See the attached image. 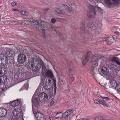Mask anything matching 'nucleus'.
<instances>
[{
  "label": "nucleus",
  "mask_w": 120,
  "mask_h": 120,
  "mask_svg": "<svg viewBox=\"0 0 120 120\" xmlns=\"http://www.w3.org/2000/svg\"><path fill=\"white\" fill-rule=\"evenodd\" d=\"M116 90H116L117 92L118 93H119L120 92V83H119V84H117L116 85Z\"/></svg>",
  "instance_id": "nucleus-32"
},
{
  "label": "nucleus",
  "mask_w": 120,
  "mask_h": 120,
  "mask_svg": "<svg viewBox=\"0 0 120 120\" xmlns=\"http://www.w3.org/2000/svg\"><path fill=\"white\" fill-rule=\"evenodd\" d=\"M0 56H1V58L3 65L4 66L6 64L8 63V58L3 54H0Z\"/></svg>",
  "instance_id": "nucleus-16"
},
{
  "label": "nucleus",
  "mask_w": 120,
  "mask_h": 120,
  "mask_svg": "<svg viewBox=\"0 0 120 120\" xmlns=\"http://www.w3.org/2000/svg\"><path fill=\"white\" fill-rule=\"evenodd\" d=\"M111 60L113 62H115L118 66L120 67V60L117 57H113L111 59Z\"/></svg>",
  "instance_id": "nucleus-19"
},
{
  "label": "nucleus",
  "mask_w": 120,
  "mask_h": 120,
  "mask_svg": "<svg viewBox=\"0 0 120 120\" xmlns=\"http://www.w3.org/2000/svg\"><path fill=\"white\" fill-rule=\"evenodd\" d=\"M58 117H56L55 118V119H58Z\"/></svg>",
  "instance_id": "nucleus-55"
},
{
  "label": "nucleus",
  "mask_w": 120,
  "mask_h": 120,
  "mask_svg": "<svg viewBox=\"0 0 120 120\" xmlns=\"http://www.w3.org/2000/svg\"><path fill=\"white\" fill-rule=\"evenodd\" d=\"M60 19H62V20L64 21H67V19H65V18H60Z\"/></svg>",
  "instance_id": "nucleus-47"
},
{
  "label": "nucleus",
  "mask_w": 120,
  "mask_h": 120,
  "mask_svg": "<svg viewBox=\"0 0 120 120\" xmlns=\"http://www.w3.org/2000/svg\"><path fill=\"white\" fill-rule=\"evenodd\" d=\"M69 72L70 73V75H73L72 74H71V73H72V69H69Z\"/></svg>",
  "instance_id": "nucleus-45"
},
{
  "label": "nucleus",
  "mask_w": 120,
  "mask_h": 120,
  "mask_svg": "<svg viewBox=\"0 0 120 120\" xmlns=\"http://www.w3.org/2000/svg\"><path fill=\"white\" fill-rule=\"evenodd\" d=\"M94 102L95 103L98 104H102V103H103L102 102V101L101 100H95L94 101Z\"/></svg>",
  "instance_id": "nucleus-31"
},
{
  "label": "nucleus",
  "mask_w": 120,
  "mask_h": 120,
  "mask_svg": "<svg viewBox=\"0 0 120 120\" xmlns=\"http://www.w3.org/2000/svg\"><path fill=\"white\" fill-rule=\"evenodd\" d=\"M45 75L47 76L50 77H52L53 76L52 73L51 71L50 70H48L46 72Z\"/></svg>",
  "instance_id": "nucleus-23"
},
{
  "label": "nucleus",
  "mask_w": 120,
  "mask_h": 120,
  "mask_svg": "<svg viewBox=\"0 0 120 120\" xmlns=\"http://www.w3.org/2000/svg\"><path fill=\"white\" fill-rule=\"evenodd\" d=\"M36 118V120H45V116L40 112L36 113L35 115L34 114Z\"/></svg>",
  "instance_id": "nucleus-15"
},
{
  "label": "nucleus",
  "mask_w": 120,
  "mask_h": 120,
  "mask_svg": "<svg viewBox=\"0 0 120 120\" xmlns=\"http://www.w3.org/2000/svg\"><path fill=\"white\" fill-rule=\"evenodd\" d=\"M3 89H0V93H1L2 92V91H3Z\"/></svg>",
  "instance_id": "nucleus-49"
},
{
  "label": "nucleus",
  "mask_w": 120,
  "mask_h": 120,
  "mask_svg": "<svg viewBox=\"0 0 120 120\" xmlns=\"http://www.w3.org/2000/svg\"><path fill=\"white\" fill-rule=\"evenodd\" d=\"M7 77L3 75L0 76V83L5 82L7 81Z\"/></svg>",
  "instance_id": "nucleus-22"
},
{
  "label": "nucleus",
  "mask_w": 120,
  "mask_h": 120,
  "mask_svg": "<svg viewBox=\"0 0 120 120\" xmlns=\"http://www.w3.org/2000/svg\"><path fill=\"white\" fill-rule=\"evenodd\" d=\"M50 28L53 31H55L56 29H55V28L51 26L50 27Z\"/></svg>",
  "instance_id": "nucleus-44"
},
{
  "label": "nucleus",
  "mask_w": 120,
  "mask_h": 120,
  "mask_svg": "<svg viewBox=\"0 0 120 120\" xmlns=\"http://www.w3.org/2000/svg\"><path fill=\"white\" fill-rule=\"evenodd\" d=\"M64 116V113L63 114V115H62V117H63Z\"/></svg>",
  "instance_id": "nucleus-56"
},
{
  "label": "nucleus",
  "mask_w": 120,
  "mask_h": 120,
  "mask_svg": "<svg viewBox=\"0 0 120 120\" xmlns=\"http://www.w3.org/2000/svg\"><path fill=\"white\" fill-rule=\"evenodd\" d=\"M32 110L34 114H35L34 109V106L36 108L38 106L39 103L40 102L38 99L36 97H34L33 96L32 99Z\"/></svg>",
  "instance_id": "nucleus-6"
},
{
  "label": "nucleus",
  "mask_w": 120,
  "mask_h": 120,
  "mask_svg": "<svg viewBox=\"0 0 120 120\" xmlns=\"http://www.w3.org/2000/svg\"><path fill=\"white\" fill-rule=\"evenodd\" d=\"M12 6H15L16 5V3L15 2H13L11 3Z\"/></svg>",
  "instance_id": "nucleus-42"
},
{
  "label": "nucleus",
  "mask_w": 120,
  "mask_h": 120,
  "mask_svg": "<svg viewBox=\"0 0 120 120\" xmlns=\"http://www.w3.org/2000/svg\"><path fill=\"white\" fill-rule=\"evenodd\" d=\"M49 119L50 120H53V118L52 117H49Z\"/></svg>",
  "instance_id": "nucleus-52"
},
{
  "label": "nucleus",
  "mask_w": 120,
  "mask_h": 120,
  "mask_svg": "<svg viewBox=\"0 0 120 120\" xmlns=\"http://www.w3.org/2000/svg\"><path fill=\"white\" fill-rule=\"evenodd\" d=\"M13 114L14 116L18 117L19 118L20 117L22 116L23 114L22 110L21 109L18 108L15 109L13 111Z\"/></svg>",
  "instance_id": "nucleus-11"
},
{
  "label": "nucleus",
  "mask_w": 120,
  "mask_h": 120,
  "mask_svg": "<svg viewBox=\"0 0 120 120\" xmlns=\"http://www.w3.org/2000/svg\"><path fill=\"white\" fill-rule=\"evenodd\" d=\"M103 41L106 42L107 44H110L112 42V39L111 38H108L107 39H104L103 40Z\"/></svg>",
  "instance_id": "nucleus-26"
},
{
  "label": "nucleus",
  "mask_w": 120,
  "mask_h": 120,
  "mask_svg": "<svg viewBox=\"0 0 120 120\" xmlns=\"http://www.w3.org/2000/svg\"><path fill=\"white\" fill-rule=\"evenodd\" d=\"M10 24L11 25H15L16 24V21H11L10 22Z\"/></svg>",
  "instance_id": "nucleus-36"
},
{
  "label": "nucleus",
  "mask_w": 120,
  "mask_h": 120,
  "mask_svg": "<svg viewBox=\"0 0 120 120\" xmlns=\"http://www.w3.org/2000/svg\"><path fill=\"white\" fill-rule=\"evenodd\" d=\"M72 110L71 109H70L64 113V116H68L71 113H72Z\"/></svg>",
  "instance_id": "nucleus-24"
},
{
  "label": "nucleus",
  "mask_w": 120,
  "mask_h": 120,
  "mask_svg": "<svg viewBox=\"0 0 120 120\" xmlns=\"http://www.w3.org/2000/svg\"><path fill=\"white\" fill-rule=\"evenodd\" d=\"M64 120H68V117H66L64 119Z\"/></svg>",
  "instance_id": "nucleus-51"
},
{
  "label": "nucleus",
  "mask_w": 120,
  "mask_h": 120,
  "mask_svg": "<svg viewBox=\"0 0 120 120\" xmlns=\"http://www.w3.org/2000/svg\"><path fill=\"white\" fill-rule=\"evenodd\" d=\"M85 24L84 22H82L81 24L80 27V30L82 31H84L85 30Z\"/></svg>",
  "instance_id": "nucleus-25"
},
{
  "label": "nucleus",
  "mask_w": 120,
  "mask_h": 120,
  "mask_svg": "<svg viewBox=\"0 0 120 120\" xmlns=\"http://www.w3.org/2000/svg\"><path fill=\"white\" fill-rule=\"evenodd\" d=\"M72 64V63L70 61H69L68 62V65L69 66H70V65H71Z\"/></svg>",
  "instance_id": "nucleus-39"
},
{
  "label": "nucleus",
  "mask_w": 120,
  "mask_h": 120,
  "mask_svg": "<svg viewBox=\"0 0 120 120\" xmlns=\"http://www.w3.org/2000/svg\"><path fill=\"white\" fill-rule=\"evenodd\" d=\"M58 13L60 14H63L62 11L58 8H56L55 10Z\"/></svg>",
  "instance_id": "nucleus-34"
},
{
  "label": "nucleus",
  "mask_w": 120,
  "mask_h": 120,
  "mask_svg": "<svg viewBox=\"0 0 120 120\" xmlns=\"http://www.w3.org/2000/svg\"><path fill=\"white\" fill-rule=\"evenodd\" d=\"M101 97L102 98L101 100L102 101V102L103 103H102V105L105 106L107 107H109V105L108 104V102H109V101L111 99L107 97H102L101 96Z\"/></svg>",
  "instance_id": "nucleus-13"
},
{
  "label": "nucleus",
  "mask_w": 120,
  "mask_h": 120,
  "mask_svg": "<svg viewBox=\"0 0 120 120\" xmlns=\"http://www.w3.org/2000/svg\"><path fill=\"white\" fill-rule=\"evenodd\" d=\"M1 56H0V66H3L1 58Z\"/></svg>",
  "instance_id": "nucleus-41"
},
{
  "label": "nucleus",
  "mask_w": 120,
  "mask_h": 120,
  "mask_svg": "<svg viewBox=\"0 0 120 120\" xmlns=\"http://www.w3.org/2000/svg\"><path fill=\"white\" fill-rule=\"evenodd\" d=\"M112 0L113 4L111 2L110 0H105V1L109 7L112 6L113 4L115 6L117 5L119 3V0Z\"/></svg>",
  "instance_id": "nucleus-14"
},
{
  "label": "nucleus",
  "mask_w": 120,
  "mask_h": 120,
  "mask_svg": "<svg viewBox=\"0 0 120 120\" xmlns=\"http://www.w3.org/2000/svg\"><path fill=\"white\" fill-rule=\"evenodd\" d=\"M51 21L52 23H55L56 20L54 18H52L51 19Z\"/></svg>",
  "instance_id": "nucleus-40"
},
{
  "label": "nucleus",
  "mask_w": 120,
  "mask_h": 120,
  "mask_svg": "<svg viewBox=\"0 0 120 120\" xmlns=\"http://www.w3.org/2000/svg\"><path fill=\"white\" fill-rule=\"evenodd\" d=\"M87 26L88 28H92L93 29H94V24L92 22H88L87 24Z\"/></svg>",
  "instance_id": "nucleus-27"
},
{
  "label": "nucleus",
  "mask_w": 120,
  "mask_h": 120,
  "mask_svg": "<svg viewBox=\"0 0 120 120\" xmlns=\"http://www.w3.org/2000/svg\"><path fill=\"white\" fill-rule=\"evenodd\" d=\"M30 69L33 71H37L42 67V72H44L46 70L45 66L42 61V63L36 59H34L30 61L29 64Z\"/></svg>",
  "instance_id": "nucleus-2"
},
{
  "label": "nucleus",
  "mask_w": 120,
  "mask_h": 120,
  "mask_svg": "<svg viewBox=\"0 0 120 120\" xmlns=\"http://www.w3.org/2000/svg\"><path fill=\"white\" fill-rule=\"evenodd\" d=\"M45 82L44 84V87L47 90L50 89L52 88H54L55 93L56 91V80L55 79H53L52 81V84L51 83V81L48 78H45L44 79Z\"/></svg>",
  "instance_id": "nucleus-3"
},
{
  "label": "nucleus",
  "mask_w": 120,
  "mask_h": 120,
  "mask_svg": "<svg viewBox=\"0 0 120 120\" xmlns=\"http://www.w3.org/2000/svg\"><path fill=\"white\" fill-rule=\"evenodd\" d=\"M94 70H93V73H94Z\"/></svg>",
  "instance_id": "nucleus-60"
},
{
  "label": "nucleus",
  "mask_w": 120,
  "mask_h": 120,
  "mask_svg": "<svg viewBox=\"0 0 120 120\" xmlns=\"http://www.w3.org/2000/svg\"><path fill=\"white\" fill-rule=\"evenodd\" d=\"M100 59L101 60V59L98 58L97 56H94L92 57L91 61L93 67H96L98 66V61Z\"/></svg>",
  "instance_id": "nucleus-10"
},
{
  "label": "nucleus",
  "mask_w": 120,
  "mask_h": 120,
  "mask_svg": "<svg viewBox=\"0 0 120 120\" xmlns=\"http://www.w3.org/2000/svg\"><path fill=\"white\" fill-rule=\"evenodd\" d=\"M115 33L118 36H119L120 34L119 33L118 31H116Z\"/></svg>",
  "instance_id": "nucleus-46"
},
{
  "label": "nucleus",
  "mask_w": 120,
  "mask_h": 120,
  "mask_svg": "<svg viewBox=\"0 0 120 120\" xmlns=\"http://www.w3.org/2000/svg\"><path fill=\"white\" fill-rule=\"evenodd\" d=\"M54 103V101H52L49 104V106H51Z\"/></svg>",
  "instance_id": "nucleus-37"
},
{
  "label": "nucleus",
  "mask_w": 120,
  "mask_h": 120,
  "mask_svg": "<svg viewBox=\"0 0 120 120\" xmlns=\"http://www.w3.org/2000/svg\"><path fill=\"white\" fill-rule=\"evenodd\" d=\"M7 114V111L6 109L3 108H0V116L4 117Z\"/></svg>",
  "instance_id": "nucleus-17"
},
{
  "label": "nucleus",
  "mask_w": 120,
  "mask_h": 120,
  "mask_svg": "<svg viewBox=\"0 0 120 120\" xmlns=\"http://www.w3.org/2000/svg\"><path fill=\"white\" fill-rule=\"evenodd\" d=\"M91 54V52H88L83 57L82 62L83 66H84L89 61Z\"/></svg>",
  "instance_id": "nucleus-9"
},
{
  "label": "nucleus",
  "mask_w": 120,
  "mask_h": 120,
  "mask_svg": "<svg viewBox=\"0 0 120 120\" xmlns=\"http://www.w3.org/2000/svg\"><path fill=\"white\" fill-rule=\"evenodd\" d=\"M100 74L102 76H106L109 74V71L107 68L105 67H101L98 70Z\"/></svg>",
  "instance_id": "nucleus-5"
},
{
  "label": "nucleus",
  "mask_w": 120,
  "mask_h": 120,
  "mask_svg": "<svg viewBox=\"0 0 120 120\" xmlns=\"http://www.w3.org/2000/svg\"><path fill=\"white\" fill-rule=\"evenodd\" d=\"M38 97L40 101L43 104H44L49 99L48 96L46 93L44 92L40 94Z\"/></svg>",
  "instance_id": "nucleus-4"
},
{
  "label": "nucleus",
  "mask_w": 120,
  "mask_h": 120,
  "mask_svg": "<svg viewBox=\"0 0 120 120\" xmlns=\"http://www.w3.org/2000/svg\"><path fill=\"white\" fill-rule=\"evenodd\" d=\"M18 72H16L14 71V72L15 73V78L18 79H20L23 78L24 74L22 72L23 69L22 68H20L18 69Z\"/></svg>",
  "instance_id": "nucleus-7"
},
{
  "label": "nucleus",
  "mask_w": 120,
  "mask_h": 120,
  "mask_svg": "<svg viewBox=\"0 0 120 120\" xmlns=\"http://www.w3.org/2000/svg\"><path fill=\"white\" fill-rule=\"evenodd\" d=\"M100 120H104L103 119V118L101 117H100Z\"/></svg>",
  "instance_id": "nucleus-53"
},
{
  "label": "nucleus",
  "mask_w": 120,
  "mask_h": 120,
  "mask_svg": "<svg viewBox=\"0 0 120 120\" xmlns=\"http://www.w3.org/2000/svg\"><path fill=\"white\" fill-rule=\"evenodd\" d=\"M20 100L17 99L11 102V105L13 106H16L20 104Z\"/></svg>",
  "instance_id": "nucleus-20"
},
{
  "label": "nucleus",
  "mask_w": 120,
  "mask_h": 120,
  "mask_svg": "<svg viewBox=\"0 0 120 120\" xmlns=\"http://www.w3.org/2000/svg\"><path fill=\"white\" fill-rule=\"evenodd\" d=\"M116 37L115 36H113L112 37V38H111L112 39H113L114 40H115L116 38Z\"/></svg>",
  "instance_id": "nucleus-43"
},
{
  "label": "nucleus",
  "mask_w": 120,
  "mask_h": 120,
  "mask_svg": "<svg viewBox=\"0 0 120 120\" xmlns=\"http://www.w3.org/2000/svg\"><path fill=\"white\" fill-rule=\"evenodd\" d=\"M58 118H60L61 119V117H58Z\"/></svg>",
  "instance_id": "nucleus-58"
},
{
  "label": "nucleus",
  "mask_w": 120,
  "mask_h": 120,
  "mask_svg": "<svg viewBox=\"0 0 120 120\" xmlns=\"http://www.w3.org/2000/svg\"><path fill=\"white\" fill-rule=\"evenodd\" d=\"M55 32H56V33H57V34H58V33H59V31H58V30H55Z\"/></svg>",
  "instance_id": "nucleus-50"
},
{
  "label": "nucleus",
  "mask_w": 120,
  "mask_h": 120,
  "mask_svg": "<svg viewBox=\"0 0 120 120\" xmlns=\"http://www.w3.org/2000/svg\"><path fill=\"white\" fill-rule=\"evenodd\" d=\"M88 15L90 18L95 17L96 12L94 8L92 6H90L89 9Z\"/></svg>",
  "instance_id": "nucleus-12"
},
{
  "label": "nucleus",
  "mask_w": 120,
  "mask_h": 120,
  "mask_svg": "<svg viewBox=\"0 0 120 120\" xmlns=\"http://www.w3.org/2000/svg\"><path fill=\"white\" fill-rule=\"evenodd\" d=\"M61 37H63V36H60L61 38Z\"/></svg>",
  "instance_id": "nucleus-61"
},
{
  "label": "nucleus",
  "mask_w": 120,
  "mask_h": 120,
  "mask_svg": "<svg viewBox=\"0 0 120 120\" xmlns=\"http://www.w3.org/2000/svg\"><path fill=\"white\" fill-rule=\"evenodd\" d=\"M110 84L111 85V87L113 88H115V90H116V83L115 80L111 79L110 81Z\"/></svg>",
  "instance_id": "nucleus-21"
},
{
  "label": "nucleus",
  "mask_w": 120,
  "mask_h": 120,
  "mask_svg": "<svg viewBox=\"0 0 120 120\" xmlns=\"http://www.w3.org/2000/svg\"><path fill=\"white\" fill-rule=\"evenodd\" d=\"M62 6L64 8L67 9L68 11H71V8L67 5L65 4H62Z\"/></svg>",
  "instance_id": "nucleus-30"
},
{
  "label": "nucleus",
  "mask_w": 120,
  "mask_h": 120,
  "mask_svg": "<svg viewBox=\"0 0 120 120\" xmlns=\"http://www.w3.org/2000/svg\"><path fill=\"white\" fill-rule=\"evenodd\" d=\"M26 59V56L24 54H21L18 56L17 62L19 64H23L25 61Z\"/></svg>",
  "instance_id": "nucleus-8"
},
{
  "label": "nucleus",
  "mask_w": 120,
  "mask_h": 120,
  "mask_svg": "<svg viewBox=\"0 0 120 120\" xmlns=\"http://www.w3.org/2000/svg\"><path fill=\"white\" fill-rule=\"evenodd\" d=\"M20 12L22 15H25L27 16L29 15V13L26 11L22 10H21L20 11Z\"/></svg>",
  "instance_id": "nucleus-28"
},
{
  "label": "nucleus",
  "mask_w": 120,
  "mask_h": 120,
  "mask_svg": "<svg viewBox=\"0 0 120 120\" xmlns=\"http://www.w3.org/2000/svg\"><path fill=\"white\" fill-rule=\"evenodd\" d=\"M61 113V112H60L59 113H57V114H56V115H57V114H59V113Z\"/></svg>",
  "instance_id": "nucleus-57"
},
{
  "label": "nucleus",
  "mask_w": 120,
  "mask_h": 120,
  "mask_svg": "<svg viewBox=\"0 0 120 120\" xmlns=\"http://www.w3.org/2000/svg\"><path fill=\"white\" fill-rule=\"evenodd\" d=\"M48 8H46L45 9V11H47V10H48Z\"/></svg>",
  "instance_id": "nucleus-54"
},
{
  "label": "nucleus",
  "mask_w": 120,
  "mask_h": 120,
  "mask_svg": "<svg viewBox=\"0 0 120 120\" xmlns=\"http://www.w3.org/2000/svg\"><path fill=\"white\" fill-rule=\"evenodd\" d=\"M8 120H19V118L14 116L9 118Z\"/></svg>",
  "instance_id": "nucleus-29"
},
{
  "label": "nucleus",
  "mask_w": 120,
  "mask_h": 120,
  "mask_svg": "<svg viewBox=\"0 0 120 120\" xmlns=\"http://www.w3.org/2000/svg\"><path fill=\"white\" fill-rule=\"evenodd\" d=\"M116 26H114V28H116Z\"/></svg>",
  "instance_id": "nucleus-59"
},
{
  "label": "nucleus",
  "mask_w": 120,
  "mask_h": 120,
  "mask_svg": "<svg viewBox=\"0 0 120 120\" xmlns=\"http://www.w3.org/2000/svg\"><path fill=\"white\" fill-rule=\"evenodd\" d=\"M7 69L5 67L0 68V74L3 75L6 74L7 73Z\"/></svg>",
  "instance_id": "nucleus-18"
},
{
  "label": "nucleus",
  "mask_w": 120,
  "mask_h": 120,
  "mask_svg": "<svg viewBox=\"0 0 120 120\" xmlns=\"http://www.w3.org/2000/svg\"><path fill=\"white\" fill-rule=\"evenodd\" d=\"M51 89L52 88L48 90L49 91V95L50 97H52L53 96V92L51 90Z\"/></svg>",
  "instance_id": "nucleus-35"
},
{
  "label": "nucleus",
  "mask_w": 120,
  "mask_h": 120,
  "mask_svg": "<svg viewBox=\"0 0 120 120\" xmlns=\"http://www.w3.org/2000/svg\"><path fill=\"white\" fill-rule=\"evenodd\" d=\"M109 67L110 68H113L114 67V65L113 64H109Z\"/></svg>",
  "instance_id": "nucleus-38"
},
{
  "label": "nucleus",
  "mask_w": 120,
  "mask_h": 120,
  "mask_svg": "<svg viewBox=\"0 0 120 120\" xmlns=\"http://www.w3.org/2000/svg\"><path fill=\"white\" fill-rule=\"evenodd\" d=\"M27 21L30 22L34 23L35 24L34 26V27L38 30L42 32L43 37L45 38L49 35V31L47 30H45L42 28L41 26L44 27L45 26V22L43 21H41L39 20H34L32 19L28 18Z\"/></svg>",
  "instance_id": "nucleus-1"
},
{
  "label": "nucleus",
  "mask_w": 120,
  "mask_h": 120,
  "mask_svg": "<svg viewBox=\"0 0 120 120\" xmlns=\"http://www.w3.org/2000/svg\"><path fill=\"white\" fill-rule=\"evenodd\" d=\"M12 10L13 11H18V10L17 9H12Z\"/></svg>",
  "instance_id": "nucleus-48"
},
{
  "label": "nucleus",
  "mask_w": 120,
  "mask_h": 120,
  "mask_svg": "<svg viewBox=\"0 0 120 120\" xmlns=\"http://www.w3.org/2000/svg\"><path fill=\"white\" fill-rule=\"evenodd\" d=\"M16 24H20L21 25H23V26H26V24L23 22L16 21Z\"/></svg>",
  "instance_id": "nucleus-33"
}]
</instances>
